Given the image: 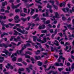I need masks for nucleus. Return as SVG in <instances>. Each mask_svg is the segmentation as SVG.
Masks as SVG:
<instances>
[{
    "label": "nucleus",
    "instance_id": "f257e3e1",
    "mask_svg": "<svg viewBox=\"0 0 74 74\" xmlns=\"http://www.w3.org/2000/svg\"><path fill=\"white\" fill-rule=\"evenodd\" d=\"M27 47H30V44L29 43H27V45H25L24 47H22V49H21V50H20V51H19L18 50H17L16 52V53H15L13 54L12 56H11V58H12V57H13V56H17V54H19V53L18 52H20V53H21L22 52V51L25 49V48H26Z\"/></svg>",
    "mask_w": 74,
    "mask_h": 74
},
{
    "label": "nucleus",
    "instance_id": "f03ea898",
    "mask_svg": "<svg viewBox=\"0 0 74 74\" xmlns=\"http://www.w3.org/2000/svg\"><path fill=\"white\" fill-rule=\"evenodd\" d=\"M16 30L18 32H20V33H21L23 34H27V33H28L27 32L25 31V30H22L21 29L18 28H16Z\"/></svg>",
    "mask_w": 74,
    "mask_h": 74
},
{
    "label": "nucleus",
    "instance_id": "7ed1b4c3",
    "mask_svg": "<svg viewBox=\"0 0 74 74\" xmlns=\"http://www.w3.org/2000/svg\"><path fill=\"white\" fill-rule=\"evenodd\" d=\"M43 38L44 41L41 40V39L40 38V39L37 38L36 40L38 42H41L42 43H45L47 41V39L45 37H43Z\"/></svg>",
    "mask_w": 74,
    "mask_h": 74
},
{
    "label": "nucleus",
    "instance_id": "20e7f679",
    "mask_svg": "<svg viewBox=\"0 0 74 74\" xmlns=\"http://www.w3.org/2000/svg\"><path fill=\"white\" fill-rule=\"evenodd\" d=\"M64 25H65V26H67V27H68L69 29H70V30H73V33H74V28H72L71 27V25L69 24V25H67V24L65 23H64Z\"/></svg>",
    "mask_w": 74,
    "mask_h": 74
},
{
    "label": "nucleus",
    "instance_id": "39448f33",
    "mask_svg": "<svg viewBox=\"0 0 74 74\" xmlns=\"http://www.w3.org/2000/svg\"><path fill=\"white\" fill-rule=\"evenodd\" d=\"M2 53H5L7 56H8V55L9 56H10L11 55V53H9L8 51L5 49L4 50L2 51Z\"/></svg>",
    "mask_w": 74,
    "mask_h": 74
},
{
    "label": "nucleus",
    "instance_id": "423d86ee",
    "mask_svg": "<svg viewBox=\"0 0 74 74\" xmlns=\"http://www.w3.org/2000/svg\"><path fill=\"white\" fill-rule=\"evenodd\" d=\"M55 14L56 16H53V18H51V19L52 21H53V20H55V18H60V17H59V14H58V12H56L55 13Z\"/></svg>",
    "mask_w": 74,
    "mask_h": 74
},
{
    "label": "nucleus",
    "instance_id": "0eeeda50",
    "mask_svg": "<svg viewBox=\"0 0 74 74\" xmlns=\"http://www.w3.org/2000/svg\"><path fill=\"white\" fill-rule=\"evenodd\" d=\"M21 3H20L16 5V6H14V4L12 3V9H14V8H18V7H19V6L21 5Z\"/></svg>",
    "mask_w": 74,
    "mask_h": 74
},
{
    "label": "nucleus",
    "instance_id": "6e6552de",
    "mask_svg": "<svg viewBox=\"0 0 74 74\" xmlns=\"http://www.w3.org/2000/svg\"><path fill=\"white\" fill-rule=\"evenodd\" d=\"M63 56H60L59 58V59L58 60V62H61V59H62L63 60L62 61L63 63H64V60H65V58L64 57H62Z\"/></svg>",
    "mask_w": 74,
    "mask_h": 74
},
{
    "label": "nucleus",
    "instance_id": "1a4fd4ad",
    "mask_svg": "<svg viewBox=\"0 0 74 74\" xmlns=\"http://www.w3.org/2000/svg\"><path fill=\"white\" fill-rule=\"evenodd\" d=\"M14 19L16 21L18 20V21H16V23H18L20 22V20L19 19H19V16H18V15H16L14 18Z\"/></svg>",
    "mask_w": 74,
    "mask_h": 74
},
{
    "label": "nucleus",
    "instance_id": "9d476101",
    "mask_svg": "<svg viewBox=\"0 0 74 74\" xmlns=\"http://www.w3.org/2000/svg\"><path fill=\"white\" fill-rule=\"evenodd\" d=\"M33 67V65H32L30 64L29 65V68H26V69L27 71L28 72H30V69H31V70H32V68Z\"/></svg>",
    "mask_w": 74,
    "mask_h": 74
},
{
    "label": "nucleus",
    "instance_id": "9b49d317",
    "mask_svg": "<svg viewBox=\"0 0 74 74\" xmlns=\"http://www.w3.org/2000/svg\"><path fill=\"white\" fill-rule=\"evenodd\" d=\"M7 66H6V68L7 69H9V68H10L11 69H13V67L10 64L8 63L7 64Z\"/></svg>",
    "mask_w": 74,
    "mask_h": 74
},
{
    "label": "nucleus",
    "instance_id": "f8f14e48",
    "mask_svg": "<svg viewBox=\"0 0 74 74\" xmlns=\"http://www.w3.org/2000/svg\"><path fill=\"white\" fill-rule=\"evenodd\" d=\"M47 12L46 13V15L44 13L42 14V15L43 16H45L46 17H48L49 15H48V10H46Z\"/></svg>",
    "mask_w": 74,
    "mask_h": 74
},
{
    "label": "nucleus",
    "instance_id": "ddd939ff",
    "mask_svg": "<svg viewBox=\"0 0 74 74\" xmlns=\"http://www.w3.org/2000/svg\"><path fill=\"white\" fill-rule=\"evenodd\" d=\"M14 41L17 42V41H20L21 39H20V37L18 36L16 38H14Z\"/></svg>",
    "mask_w": 74,
    "mask_h": 74
},
{
    "label": "nucleus",
    "instance_id": "4468645a",
    "mask_svg": "<svg viewBox=\"0 0 74 74\" xmlns=\"http://www.w3.org/2000/svg\"><path fill=\"white\" fill-rule=\"evenodd\" d=\"M8 4V3H7V2L6 1L3 2L2 3V7H1L2 8H5V7H4V6L7 5Z\"/></svg>",
    "mask_w": 74,
    "mask_h": 74
},
{
    "label": "nucleus",
    "instance_id": "2eb2a0df",
    "mask_svg": "<svg viewBox=\"0 0 74 74\" xmlns=\"http://www.w3.org/2000/svg\"><path fill=\"white\" fill-rule=\"evenodd\" d=\"M62 10L63 11H64V12H66L69 11V8H64L62 9Z\"/></svg>",
    "mask_w": 74,
    "mask_h": 74
},
{
    "label": "nucleus",
    "instance_id": "dca6fc26",
    "mask_svg": "<svg viewBox=\"0 0 74 74\" xmlns=\"http://www.w3.org/2000/svg\"><path fill=\"white\" fill-rule=\"evenodd\" d=\"M24 70H25V69L23 68L19 69L18 70V73L20 74H21V71H24Z\"/></svg>",
    "mask_w": 74,
    "mask_h": 74
},
{
    "label": "nucleus",
    "instance_id": "f3484780",
    "mask_svg": "<svg viewBox=\"0 0 74 74\" xmlns=\"http://www.w3.org/2000/svg\"><path fill=\"white\" fill-rule=\"evenodd\" d=\"M4 22H1V24L3 26L2 29H3V30L5 29V27H4V26H5V25L4 24Z\"/></svg>",
    "mask_w": 74,
    "mask_h": 74
},
{
    "label": "nucleus",
    "instance_id": "a211bd4d",
    "mask_svg": "<svg viewBox=\"0 0 74 74\" xmlns=\"http://www.w3.org/2000/svg\"><path fill=\"white\" fill-rule=\"evenodd\" d=\"M31 12H30V14L31 15H32L33 14V13H34V9H33L32 8L31 9Z\"/></svg>",
    "mask_w": 74,
    "mask_h": 74
},
{
    "label": "nucleus",
    "instance_id": "6ab92c4d",
    "mask_svg": "<svg viewBox=\"0 0 74 74\" xmlns=\"http://www.w3.org/2000/svg\"><path fill=\"white\" fill-rule=\"evenodd\" d=\"M44 27H42V26H40L39 27V29H44L45 28V25H44Z\"/></svg>",
    "mask_w": 74,
    "mask_h": 74
},
{
    "label": "nucleus",
    "instance_id": "aec40b11",
    "mask_svg": "<svg viewBox=\"0 0 74 74\" xmlns=\"http://www.w3.org/2000/svg\"><path fill=\"white\" fill-rule=\"evenodd\" d=\"M26 55H32V53L30 51H27L25 52Z\"/></svg>",
    "mask_w": 74,
    "mask_h": 74
},
{
    "label": "nucleus",
    "instance_id": "412c9836",
    "mask_svg": "<svg viewBox=\"0 0 74 74\" xmlns=\"http://www.w3.org/2000/svg\"><path fill=\"white\" fill-rule=\"evenodd\" d=\"M30 60L32 62V63L34 64V61H35V60H34V59H33V57H31L30 58Z\"/></svg>",
    "mask_w": 74,
    "mask_h": 74
},
{
    "label": "nucleus",
    "instance_id": "4be33fe9",
    "mask_svg": "<svg viewBox=\"0 0 74 74\" xmlns=\"http://www.w3.org/2000/svg\"><path fill=\"white\" fill-rule=\"evenodd\" d=\"M38 9L40 11H41V10H42L41 8H42V7L41 6H40V5H39L38 6Z\"/></svg>",
    "mask_w": 74,
    "mask_h": 74
},
{
    "label": "nucleus",
    "instance_id": "5701e85b",
    "mask_svg": "<svg viewBox=\"0 0 74 74\" xmlns=\"http://www.w3.org/2000/svg\"><path fill=\"white\" fill-rule=\"evenodd\" d=\"M41 20H42L43 21V23H44L45 22V21H46V18H40Z\"/></svg>",
    "mask_w": 74,
    "mask_h": 74
},
{
    "label": "nucleus",
    "instance_id": "b1692460",
    "mask_svg": "<svg viewBox=\"0 0 74 74\" xmlns=\"http://www.w3.org/2000/svg\"><path fill=\"white\" fill-rule=\"evenodd\" d=\"M3 46V47H4L5 48H7V47H6V46L4 44H0V47H2Z\"/></svg>",
    "mask_w": 74,
    "mask_h": 74
},
{
    "label": "nucleus",
    "instance_id": "393cba45",
    "mask_svg": "<svg viewBox=\"0 0 74 74\" xmlns=\"http://www.w3.org/2000/svg\"><path fill=\"white\" fill-rule=\"evenodd\" d=\"M35 58L37 60H39V59H41V57L40 56H39L38 57L36 56H35Z\"/></svg>",
    "mask_w": 74,
    "mask_h": 74
},
{
    "label": "nucleus",
    "instance_id": "a878e982",
    "mask_svg": "<svg viewBox=\"0 0 74 74\" xmlns=\"http://www.w3.org/2000/svg\"><path fill=\"white\" fill-rule=\"evenodd\" d=\"M7 17L5 16H4L3 17L2 16H0V19H5Z\"/></svg>",
    "mask_w": 74,
    "mask_h": 74
},
{
    "label": "nucleus",
    "instance_id": "bb28decb",
    "mask_svg": "<svg viewBox=\"0 0 74 74\" xmlns=\"http://www.w3.org/2000/svg\"><path fill=\"white\" fill-rule=\"evenodd\" d=\"M74 69V63H73L71 66V69L72 71H73Z\"/></svg>",
    "mask_w": 74,
    "mask_h": 74
},
{
    "label": "nucleus",
    "instance_id": "cd10ccee",
    "mask_svg": "<svg viewBox=\"0 0 74 74\" xmlns=\"http://www.w3.org/2000/svg\"><path fill=\"white\" fill-rule=\"evenodd\" d=\"M50 23V20H47L46 21H45L44 23V24H48Z\"/></svg>",
    "mask_w": 74,
    "mask_h": 74
},
{
    "label": "nucleus",
    "instance_id": "c85d7f7f",
    "mask_svg": "<svg viewBox=\"0 0 74 74\" xmlns=\"http://www.w3.org/2000/svg\"><path fill=\"white\" fill-rule=\"evenodd\" d=\"M42 33H47V30H42L41 31Z\"/></svg>",
    "mask_w": 74,
    "mask_h": 74
},
{
    "label": "nucleus",
    "instance_id": "c756f323",
    "mask_svg": "<svg viewBox=\"0 0 74 74\" xmlns=\"http://www.w3.org/2000/svg\"><path fill=\"white\" fill-rule=\"evenodd\" d=\"M51 73H53V74H58V73L57 72H56L54 73L53 72V71H50L49 73L48 74H50Z\"/></svg>",
    "mask_w": 74,
    "mask_h": 74
},
{
    "label": "nucleus",
    "instance_id": "7c9ffc66",
    "mask_svg": "<svg viewBox=\"0 0 74 74\" xmlns=\"http://www.w3.org/2000/svg\"><path fill=\"white\" fill-rule=\"evenodd\" d=\"M3 60L4 58L2 57H0V62H3Z\"/></svg>",
    "mask_w": 74,
    "mask_h": 74
},
{
    "label": "nucleus",
    "instance_id": "2f4dec72",
    "mask_svg": "<svg viewBox=\"0 0 74 74\" xmlns=\"http://www.w3.org/2000/svg\"><path fill=\"white\" fill-rule=\"evenodd\" d=\"M37 16H38V14H35L34 16H33L32 17V18H33V19H35V18H36V17H37Z\"/></svg>",
    "mask_w": 74,
    "mask_h": 74
},
{
    "label": "nucleus",
    "instance_id": "473e14b6",
    "mask_svg": "<svg viewBox=\"0 0 74 74\" xmlns=\"http://www.w3.org/2000/svg\"><path fill=\"white\" fill-rule=\"evenodd\" d=\"M21 20H23L24 22H25L27 20V18H21Z\"/></svg>",
    "mask_w": 74,
    "mask_h": 74
},
{
    "label": "nucleus",
    "instance_id": "72a5a7b5",
    "mask_svg": "<svg viewBox=\"0 0 74 74\" xmlns=\"http://www.w3.org/2000/svg\"><path fill=\"white\" fill-rule=\"evenodd\" d=\"M38 66H41L42 65V62H40V61H38Z\"/></svg>",
    "mask_w": 74,
    "mask_h": 74
},
{
    "label": "nucleus",
    "instance_id": "f704fd0d",
    "mask_svg": "<svg viewBox=\"0 0 74 74\" xmlns=\"http://www.w3.org/2000/svg\"><path fill=\"white\" fill-rule=\"evenodd\" d=\"M23 11L24 12H25V13H27V10L26 8H23Z\"/></svg>",
    "mask_w": 74,
    "mask_h": 74
},
{
    "label": "nucleus",
    "instance_id": "c9c22d12",
    "mask_svg": "<svg viewBox=\"0 0 74 74\" xmlns=\"http://www.w3.org/2000/svg\"><path fill=\"white\" fill-rule=\"evenodd\" d=\"M14 32H15V33H14V35H18V32L17 31H16L15 30H14Z\"/></svg>",
    "mask_w": 74,
    "mask_h": 74
},
{
    "label": "nucleus",
    "instance_id": "e433bc0d",
    "mask_svg": "<svg viewBox=\"0 0 74 74\" xmlns=\"http://www.w3.org/2000/svg\"><path fill=\"white\" fill-rule=\"evenodd\" d=\"M61 16H63L62 18V20H63V21H65V20L66 19V18L64 17V15L63 14H62Z\"/></svg>",
    "mask_w": 74,
    "mask_h": 74
},
{
    "label": "nucleus",
    "instance_id": "4c0bfd02",
    "mask_svg": "<svg viewBox=\"0 0 74 74\" xmlns=\"http://www.w3.org/2000/svg\"><path fill=\"white\" fill-rule=\"evenodd\" d=\"M33 37L34 41H36V38H37V36H33Z\"/></svg>",
    "mask_w": 74,
    "mask_h": 74
},
{
    "label": "nucleus",
    "instance_id": "58836bf2",
    "mask_svg": "<svg viewBox=\"0 0 74 74\" xmlns=\"http://www.w3.org/2000/svg\"><path fill=\"white\" fill-rule=\"evenodd\" d=\"M69 47V49L67 51V52H70L71 51V46H70Z\"/></svg>",
    "mask_w": 74,
    "mask_h": 74
},
{
    "label": "nucleus",
    "instance_id": "ea45409f",
    "mask_svg": "<svg viewBox=\"0 0 74 74\" xmlns=\"http://www.w3.org/2000/svg\"><path fill=\"white\" fill-rule=\"evenodd\" d=\"M20 11V9H16L15 10V12H19Z\"/></svg>",
    "mask_w": 74,
    "mask_h": 74
},
{
    "label": "nucleus",
    "instance_id": "a19ab883",
    "mask_svg": "<svg viewBox=\"0 0 74 74\" xmlns=\"http://www.w3.org/2000/svg\"><path fill=\"white\" fill-rule=\"evenodd\" d=\"M65 4H66V3H65V2H64L62 3H62L60 4V7H62L63 5H64Z\"/></svg>",
    "mask_w": 74,
    "mask_h": 74
},
{
    "label": "nucleus",
    "instance_id": "79ce46f5",
    "mask_svg": "<svg viewBox=\"0 0 74 74\" xmlns=\"http://www.w3.org/2000/svg\"><path fill=\"white\" fill-rule=\"evenodd\" d=\"M70 43L69 42H66L65 44L64 45V46H66V45H70Z\"/></svg>",
    "mask_w": 74,
    "mask_h": 74
},
{
    "label": "nucleus",
    "instance_id": "37998d69",
    "mask_svg": "<svg viewBox=\"0 0 74 74\" xmlns=\"http://www.w3.org/2000/svg\"><path fill=\"white\" fill-rule=\"evenodd\" d=\"M22 61V58H20L18 59V61L21 62Z\"/></svg>",
    "mask_w": 74,
    "mask_h": 74
},
{
    "label": "nucleus",
    "instance_id": "c03bdc74",
    "mask_svg": "<svg viewBox=\"0 0 74 74\" xmlns=\"http://www.w3.org/2000/svg\"><path fill=\"white\" fill-rule=\"evenodd\" d=\"M64 69V68H58V70H59L60 71H61L62 70H63Z\"/></svg>",
    "mask_w": 74,
    "mask_h": 74
},
{
    "label": "nucleus",
    "instance_id": "a18cd8bd",
    "mask_svg": "<svg viewBox=\"0 0 74 74\" xmlns=\"http://www.w3.org/2000/svg\"><path fill=\"white\" fill-rule=\"evenodd\" d=\"M25 56L26 58H28V59H29V58H30V56H29V55H27V56L25 55Z\"/></svg>",
    "mask_w": 74,
    "mask_h": 74
},
{
    "label": "nucleus",
    "instance_id": "49530a36",
    "mask_svg": "<svg viewBox=\"0 0 74 74\" xmlns=\"http://www.w3.org/2000/svg\"><path fill=\"white\" fill-rule=\"evenodd\" d=\"M8 25L9 26H14L15 25L14 24H11V23H9L8 24Z\"/></svg>",
    "mask_w": 74,
    "mask_h": 74
},
{
    "label": "nucleus",
    "instance_id": "de8ad7c7",
    "mask_svg": "<svg viewBox=\"0 0 74 74\" xmlns=\"http://www.w3.org/2000/svg\"><path fill=\"white\" fill-rule=\"evenodd\" d=\"M16 64L18 65V66H22V65L21 64L19 63H16Z\"/></svg>",
    "mask_w": 74,
    "mask_h": 74
},
{
    "label": "nucleus",
    "instance_id": "09e8293b",
    "mask_svg": "<svg viewBox=\"0 0 74 74\" xmlns=\"http://www.w3.org/2000/svg\"><path fill=\"white\" fill-rule=\"evenodd\" d=\"M20 16H26V14H20Z\"/></svg>",
    "mask_w": 74,
    "mask_h": 74
},
{
    "label": "nucleus",
    "instance_id": "8fccbe9b",
    "mask_svg": "<svg viewBox=\"0 0 74 74\" xmlns=\"http://www.w3.org/2000/svg\"><path fill=\"white\" fill-rule=\"evenodd\" d=\"M16 57L13 58L12 59V60H13L14 62L16 61Z\"/></svg>",
    "mask_w": 74,
    "mask_h": 74
},
{
    "label": "nucleus",
    "instance_id": "3c124183",
    "mask_svg": "<svg viewBox=\"0 0 74 74\" xmlns=\"http://www.w3.org/2000/svg\"><path fill=\"white\" fill-rule=\"evenodd\" d=\"M49 31L50 33H53V29H49Z\"/></svg>",
    "mask_w": 74,
    "mask_h": 74
},
{
    "label": "nucleus",
    "instance_id": "603ef678",
    "mask_svg": "<svg viewBox=\"0 0 74 74\" xmlns=\"http://www.w3.org/2000/svg\"><path fill=\"white\" fill-rule=\"evenodd\" d=\"M69 47H68V46H66V48L65 49H64V50H65V51H67V49H69Z\"/></svg>",
    "mask_w": 74,
    "mask_h": 74
},
{
    "label": "nucleus",
    "instance_id": "864d4df0",
    "mask_svg": "<svg viewBox=\"0 0 74 74\" xmlns=\"http://www.w3.org/2000/svg\"><path fill=\"white\" fill-rule=\"evenodd\" d=\"M55 42L57 43L56 44V45L58 46L59 45V44H58V42L56 40H55Z\"/></svg>",
    "mask_w": 74,
    "mask_h": 74
},
{
    "label": "nucleus",
    "instance_id": "5fc2aeb1",
    "mask_svg": "<svg viewBox=\"0 0 74 74\" xmlns=\"http://www.w3.org/2000/svg\"><path fill=\"white\" fill-rule=\"evenodd\" d=\"M3 67V64H0V69L1 70H2V68Z\"/></svg>",
    "mask_w": 74,
    "mask_h": 74
},
{
    "label": "nucleus",
    "instance_id": "6e6d98bb",
    "mask_svg": "<svg viewBox=\"0 0 74 74\" xmlns=\"http://www.w3.org/2000/svg\"><path fill=\"white\" fill-rule=\"evenodd\" d=\"M22 63H23V64H24V65H25V66H26L27 65V63L24 61H23Z\"/></svg>",
    "mask_w": 74,
    "mask_h": 74
},
{
    "label": "nucleus",
    "instance_id": "4d7b16f0",
    "mask_svg": "<svg viewBox=\"0 0 74 74\" xmlns=\"http://www.w3.org/2000/svg\"><path fill=\"white\" fill-rule=\"evenodd\" d=\"M41 51L40 50H38L36 52V54H38V53H40Z\"/></svg>",
    "mask_w": 74,
    "mask_h": 74
},
{
    "label": "nucleus",
    "instance_id": "13d9d810",
    "mask_svg": "<svg viewBox=\"0 0 74 74\" xmlns=\"http://www.w3.org/2000/svg\"><path fill=\"white\" fill-rule=\"evenodd\" d=\"M1 56H5L6 58H7V57L8 56H7V55L5 56V54L2 53L1 54Z\"/></svg>",
    "mask_w": 74,
    "mask_h": 74
},
{
    "label": "nucleus",
    "instance_id": "bf43d9fd",
    "mask_svg": "<svg viewBox=\"0 0 74 74\" xmlns=\"http://www.w3.org/2000/svg\"><path fill=\"white\" fill-rule=\"evenodd\" d=\"M55 66H59V64L58 63H56L55 64Z\"/></svg>",
    "mask_w": 74,
    "mask_h": 74
},
{
    "label": "nucleus",
    "instance_id": "052dcab7",
    "mask_svg": "<svg viewBox=\"0 0 74 74\" xmlns=\"http://www.w3.org/2000/svg\"><path fill=\"white\" fill-rule=\"evenodd\" d=\"M59 66H61L62 67L63 66V64L62 63H60L59 64Z\"/></svg>",
    "mask_w": 74,
    "mask_h": 74
},
{
    "label": "nucleus",
    "instance_id": "680f3d73",
    "mask_svg": "<svg viewBox=\"0 0 74 74\" xmlns=\"http://www.w3.org/2000/svg\"><path fill=\"white\" fill-rule=\"evenodd\" d=\"M30 27L29 26L28 27L25 28V30H29V29H30Z\"/></svg>",
    "mask_w": 74,
    "mask_h": 74
},
{
    "label": "nucleus",
    "instance_id": "e2e57ef3",
    "mask_svg": "<svg viewBox=\"0 0 74 74\" xmlns=\"http://www.w3.org/2000/svg\"><path fill=\"white\" fill-rule=\"evenodd\" d=\"M60 52V53H59V55H62L63 54V53H62V50H60V51H59Z\"/></svg>",
    "mask_w": 74,
    "mask_h": 74
},
{
    "label": "nucleus",
    "instance_id": "0e129e2a",
    "mask_svg": "<svg viewBox=\"0 0 74 74\" xmlns=\"http://www.w3.org/2000/svg\"><path fill=\"white\" fill-rule=\"evenodd\" d=\"M68 60H69V61L70 62H72V60H71V58H69Z\"/></svg>",
    "mask_w": 74,
    "mask_h": 74
},
{
    "label": "nucleus",
    "instance_id": "69168bd1",
    "mask_svg": "<svg viewBox=\"0 0 74 74\" xmlns=\"http://www.w3.org/2000/svg\"><path fill=\"white\" fill-rule=\"evenodd\" d=\"M47 7V8H51V5H49V4H48Z\"/></svg>",
    "mask_w": 74,
    "mask_h": 74
},
{
    "label": "nucleus",
    "instance_id": "338daca9",
    "mask_svg": "<svg viewBox=\"0 0 74 74\" xmlns=\"http://www.w3.org/2000/svg\"><path fill=\"white\" fill-rule=\"evenodd\" d=\"M34 5V3H32V4H30L28 5V7H31V6L33 5Z\"/></svg>",
    "mask_w": 74,
    "mask_h": 74
},
{
    "label": "nucleus",
    "instance_id": "774afa93",
    "mask_svg": "<svg viewBox=\"0 0 74 74\" xmlns=\"http://www.w3.org/2000/svg\"><path fill=\"white\" fill-rule=\"evenodd\" d=\"M72 37L74 38V34H73L72 35H71L69 36V37Z\"/></svg>",
    "mask_w": 74,
    "mask_h": 74
}]
</instances>
